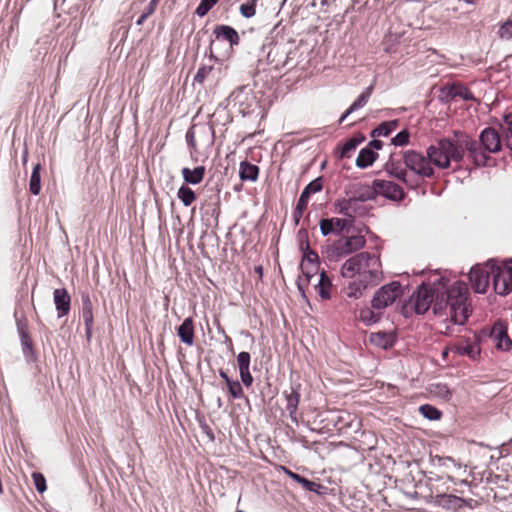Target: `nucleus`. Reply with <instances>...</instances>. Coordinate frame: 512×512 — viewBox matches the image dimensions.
<instances>
[{
	"label": "nucleus",
	"mask_w": 512,
	"mask_h": 512,
	"mask_svg": "<svg viewBox=\"0 0 512 512\" xmlns=\"http://www.w3.org/2000/svg\"><path fill=\"white\" fill-rule=\"evenodd\" d=\"M468 293L467 285L456 281L434 298L433 291L427 285L421 284L412 294L410 303L416 314H425L432 305L435 315L446 316L455 325H464L472 312Z\"/></svg>",
	"instance_id": "obj_1"
},
{
	"label": "nucleus",
	"mask_w": 512,
	"mask_h": 512,
	"mask_svg": "<svg viewBox=\"0 0 512 512\" xmlns=\"http://www.w3.org/2000/svg\"><path fill=\"white\" fill-rule=\"evenodd\" d=\"M454 136V138L438 139L426 149L434 166L439 169H448L452 162L460 164L466 152L476 166L486 165L488 157L480 149L476 139L462 132H455Z\"/></svg>",
	"instance_id": "obj_2"
},
{
	"label": "nucleus",
	"mask_w": 512,
	"mask_h": 512,
	"mask_svg": "<svg viewBox=\"0 0 512 512\" xmlns=\"http://www.w3.org/2000/svg\"><path fill=\"white\" fill-rule=\"evenodd\" d=\"M341 274L345 278H352L357 274L360 280L378 284L382 279L380 258L369 252L355 254L342 265Z\"/></svg>",
	"instance_id": "obj_3"
},
{
	"label": "nucleus",
	"mask_w": 512,
	"mask_h": 512,
	"mask_svg": "<svg viewBox=\"0 0 512 512\" xmlns=\"http://www.w3.org/2000/svg\"><path fill=\"white\" fill-rule=\"evenodd\" d=\"M405 167L421 178H432L434 176L433 163L421 152L416 150H407L402 155Z\"/></svg>",
	"instance_id": "obj_4"
},
{
	"label": "nucleus",
	"mask_w": 512,
	"mask_h": 512,
	"mask_svg": "<svg viewBox=\"0 0 512 512\" xmlns=\"http://www.w3.org/2000/svg\"><path fill=\"white\" fill-rule=\"evenodd\" d=\"M365 243L364 236L359 234L342 237L327 247L326 254L329 260H337L361 249Z\"/></svg>",
	"instance_id": "obj_5"
},
{
	"label": "nucleus",
	"mask_w": 512,
	"mask_h": 512,
	"mask_svg": "<svg viewBox=\"0 0 512 512\" xmlns=\"http://www.w3.org/2000/svg\"><path fill=\"white\" fill-rule=\"evenodd\" d=\"M403 295V287L399 281H392L376 290L371 300V306L381 312L392 305Z\"/></svg>",
	"instance_id": "obj_6"
},
{
	"label": "nucleus",
	"mask_w": 512,
	"mask_h": 512,
	"mask_svg": "<svg viewBox=\"0 0 512 512\" xmlns=\"http://www.w3.org/2000/svg\"><path fill=\"white\" fill-rule=\"evenodd\" d=\"M491 274L494 291L499 295H507L512 291V267L505 264L499 266L493 260Z\"/></svg>",
	"instance_id": "obj_7"
},
{
	"label": "nucleus",
	"mask_w": 512,
	"mask_h": 512,
	"mask_svg": "<svg viewBox=\"0 0 512 512\" xmlns=\"http://www.w3.org/2000/svg\"><path fill=\"white\" fill-rule=\"evenodd\" d=\"M493 260H489L486 264H477L473 266L469 272V280L472 288L476 293H486L490 278H492L491 269Z\"/></svg>",
	"instance_id": "obj_8"
},
{
	"label": "nucleus",
	"mask_w": 512,
	"mask_h": 512,
	"mask_svg": "<svg viewBox=\"0 0 512 512\" xmlns=\"http://www.w3.org/2000/svg\"><path fill=\"white\" fill-rule=\"evenodd\" d=\"M476 141L488 158L487 153H498L502 148L500 135L498 131L492 127L483 129L479 135V140Z\"/></svg>",
	"instance_id": "obj_9"
},
{
	"label": "nucleus",
	"mask_w": 512,
	"mask_h": 512,
	"mask_svg": "<svg viewBox=\"0 0 512 512\" xmlns=\"http://www.w3.org/2000/svg\"><path fill=\"white\" fill-rule=\"evenodd\" d=\"M345 194L354 200L357 204L359 202H366L373 200L377 196V190L374 184L372 186L363 183H351L345 187Z\"/></svg>",
	"instance_id": "obj_10"
},
{
	"label": "nucleus",
	"mask_w": 512,
	"mask_h": 512,
	"mask_svg": "<svg viewBox=\"0 0 512 512\" xmlns=\"http://www.w3.org/2000/svg\"><path fill=\"white\" fill-rule=\"evenodd\" d=\"M373 184L377 190V195L381 194L393 201L403 200L405 197L403 188L392 181L376 179Z\"/></svg>",
	"instance_id": "obj_11"
},
{
	"label": "nucleus",
	"mask_w": 512,
	"mask_h": 512,
	"mask_svg": "<svg viewBox=\"0 0 512 512\" xmlns=\"http://www.w3.org/2000/svg\"><path fill=\"white\" fill-rule=\"evenodd\" d=\"M385 171L392 177L397 178L408 187H415L416 184L408 178L407 168L403 167L400 160H396L392 155L384 166Z\"/></svg>",
	"instance_id": "obj_12"
},
{
	"label": "nucleus",
	"mask_w": 512,
	"mask_h": 512,
	"mask_svg": "<svg viewBox=\"0 0 512 512\" xmlns=\"http://www.w3.org/2000/svg\"><path fill=\"white\" fill-rule=\"evenodd\" d=\"M300 383L292 384L290 387V391L285 390L283 392L286 399V410L289 413V417L292 422L298 423L297 418V409L300 402Z\"/></svg>",
	"instance_id": "obj_13"
},
{
	"label": "nucleus",
	"mask_w": 512,
	"mask_h": 512,
	"mask_svg": "<svg viewBox=\"0 0 512 512\" xmlns=\"http://www.w3.org/2000/svg\"><path fill=\"white\" fill-rule=\"evenodd\" d=\"M318 260L319 257L316 252L310 250L308 242H306L305 245V252L303 255V261L301 263V271L302 274L305 276L306 281H310L311 278L317 273L318 271Z\"/></svg>",
	"instance_id": "obj_14"
},
{
	"label": "nucleus",
	"mask_w": 512,
	"mask_h": 512,
	"mask_svg": "<svg viewBox=\"0 0 512 512\" xmlns=\"http://www.w3.org/2000/svg\"><path fill=\"white\" fill-rule=\"evenodd\" d=\"M17 331L19 334L22 352L27 362H31L35 359L33 344L28 334L27 324L17 319L16 320Z\"/></svg>",
	"instance_id": "obj_15"
},
{
	"label": "nucleus",
	"mask_w": 512,
	"mask_h": 512,
	"mask_svg": "<svg viewBox=\"0 0 512 512\" xmlns=\"http://www.w3.org/2000/svg\"><path fill=\"white\" fill-rule=\"evenodd\" d=\"M490 337L495 346L500 350L507 351L512 345V341L507 333V326L502 322L493 325Z\"/></svg>",
	"instance_id": "obj_16"
},
{
	"label": "nucleus",
	"mask_w": 512,
	"mask_h": 512,
	"mask_svg": "<svg viewBox=\"0 0 512 512\" xmlns=\"http://www.w3.org/2000/svg\"><path fill=\"white\" fill-rule=\"evenodd\" d=\"M435 503L443 509L458 512L468 505L464 498L452 494H439L435 497Z\"/></svg>",
	"instance_id": "obj_17"
},
{
	"label": "nucleus",
	"mask_w": 512,
	"mask_h": 512,
	"mask_svg": "<svg viewBox=\"0 0 512 512\" xmlns=\"http://www.w3.org/2000/svg\"><path fill=\"white\" fill-rule=\"evenodd\" d=\"M53 301L58 318H62L69 314L71 308V297L65 288H58L54 290Z\"/></svg>",
	"instance_id": "obj_18"
},
{
	"label": "nucleus",
	"mask_w": 512,
	"mask_h": 512,
	"mask_svg": "<svg viewBox=\"0 0 512 512\" xmlns=\"http://www.w3.org/2000/svg\"><path fill=\"white\" fill-rule=\"evenodd\" d=\"M335 211L345 218L353 221L355 216L358 214L359 206L349 196L337 199L334 202Z\"/></svg>",
	"instance_id": "obj_19"
},
{
	"label": "nucleus",
	"mask_w": 512,
	"mask_h": 512,
	"mask_svg": "<svg viewBox=\"0 0 512 512\" xmlns=\"http://www.w3.org/2000/svg\"><path fill=\"white\" fill-rule=\"evenodd\" d=\"M290 51L283 45H274L267 54L268 61L274 68H283L288 63Z\"/></svg>",
	"instance_id": "obj_20"
},
{
	"label": "nucleus",
	"mask_w": 512,
	"mask_h": 512,
	"mask_svg": "<svg viewBox=\"0 0 512 512\" xmlns=\"http://www.w3.org/2000/svg\"><path fill=\"white\" fill-rule=\"evenodd\" d=\"M195 135L200 147H210L214 144L215 131L212 125L207 123L195 124Z\"/></svg>",
	"instance_id": "obj_21"
},
{
	"label": "nucleus",
	"mask_w": 512,
	"mask_h": 512,
	"mask_svg": "<svg viewBox=\"0 0 512 512\" xmlns=\"http://www.w3.org/2000/svg\"><path fill=\"white\" fill-rule=\"evenodd\" d=\"M441 94L446 99L461 98L463 100L473 99L472 92L465 86L458 84H447L441 88Z\"/></svg>",
	"instance_id": "obj_22"
},
{
	"label": "nucleus",
	"mask_w": 512,
	"mask_h": 512,
	"mask_svg": "<svg viewBox=\"0 0 512 512\" xmlns=\"http://www.w3.org/2000/svg\"><path fill=\"white\" fill-rule=\"evenodd\" d=\"M213 34L216 40L228 41L231 47L238 45L240 42L238 32L228 25H217L214 28Z\"/></svg>",
	"instance_id": "obj_23"
},
{
	"label": "nucleus",
	"mask_w": 512,
	"mask_h": 512,
	"mask_svg": "<svg viewBox=\"0 0 512 512\" xmlns=\"http://www.w3.org/2000/svg\"><path fill=\"white\" fill-rule=\"evenodd\" d=\"M370 342L382 349H389L395 343V336L391 332L386 331H378L375 333H371L369 337Z\"/></svg>",
	"instance_id": "obj_24"
},
{
	"label": "nucleus",
	"mask_w": 512,
	"mask_h": 512,
	"mask_svg": "<svg viewBox=\"0 0 512 512\" xmlns=\"http://www.w3.org/2000/svg\"><path fill=\"white\" fill-rule=\"evenodd\" d=\"M282 469L291 479H293L294 481L299 483L305 490L310 491V492H315L317 494L321 493L320 490L323 489V486L321 484L311 481V480L289 470L286 467H282Z\"/></svg>",
	"instance_id": "obj_25"
},
{
	"label": "nucleus",
	"mask_w": 512,
	"mask_h": 512,
	"mask_svg": "<svg viewBox=\"0 0 512 512\" xmlns=\"http://www.w3.org/2000/svg\"><path fill=\"white\" fill-rule=\"evenodd\" d=\"M177 334L180 340L186 345H193L194 343V326L193 319L188 317L184 319L182 324L177 328Z\"/></svg>",
	"instance_id": "obj_26"
},
{
	"label": "nucleus",
	"mask_w": 512,
	"mask_h": 512,
	"mask_svg": "<svg viewBox=\"0 0 512 512\" xmlns=\"http://www.w3.org/2000/svg\"><path fill=\"white\" fill-rule=\"evenodd\" d=\"M374 285H375L374 283H368L367 281H363V280L359 279L358 281L350 282L348 284V286L343 289V293L348 298L358 299L363 295L364 291L368 287L374 286Z\"/></svg>",
	"instance_id": "obj_27"
},
{
	"label": "nucleus",
	"mask_w": 512,
	"mask_h": 512,
	"mask_svg": "<svg viewBox=\"0 0 512 512\" xmlns=\"http://www.w3.org/2000/svg\"><path fill=\"white\" fill-rule=\"evenodd\" d=\"M205 171L206 169L204 166H197L194 169L184 167L182 168L181 173L186 183L197 185L203 180Z\"/></svg>",
	"instance_id": "obj_28"
},
{
	"label": "nucleus",
	"mask_w": 512,
	"mask_h": 512,
	"mask_svg": "<svg viewBox=\"0 0 512 512\" xmlns=\"http://www.w3.org/2000/svg\"><path fill=\"white\" fill-rule=\"evenodd\" d=\"M382 318V312L371 307H363L359 311L358 319L366 326H371L379 322Z\"/></svg>",
	"instance_id": "obj_29"
},
{
	"label": "nucleus",
	"mask_w": 512,
	"mask_h": 512,
	"mask_svg": "<svg viewBox=\"0 0 512 512\" xmlns=\"http://www.w3.org/2000/svg\"><path fill=\"white\" fill-rule=\"evenodd\" d=\"M259 175V167L247 161L240 163L239 177L242 181L254 182Z\"/></svg>",
	"instance_id": "obj_30"
},
{
	"label": "nucleus",
	"mask_w": 512,
	"mask_h": 512,
	"mask_svg": "<svg viewBox=\"0 0 512 512\" xmlns=\"http://www.w3.org/2000/svg\"><path fill=\"white\" fill-rule=\"evenodd\" d=\"M378 154L371 148H363L360 150L356 159V166L360 169H365L371 166L377 159Z\"/></svg>",
	"instance_id": "obj_31"
},
{
	"label": "nucleus",
	"mask_w": 512,
	"mask_h": 512,
	"mask_svg": "<svg viewBox=\"0 0 512 512\" xmlns=\"http://www.w3.org/2000/svg\"><path fill=\"white\" fill-rule=\"evenodd\" d=\"M500 130L504 136L506 146L512 150V113L504 115Z\"/></svg>",
	"instance_id": "obj_32"
},
{
	"label": "nucleus",
	"mask_w": 512,
	"mask_h": 512,
	"mask_svg": "<svg viewBox=\"0 0 512 512\" xmlns=\"http://www.w3.org/2000/svg\"><path fill=\"white\" fill-rule=\"evenodd\" d=\"M399 125L398 120H391L382 122L380 125H378L375 129L372 130L371 136L372 137H387L390 135Z\"/></svg>",
	"instance_id": "obj_33"
},
{
	"label": "nucleus",
	"mask_w": 512,
	"mask_h": 512,
	"mask_svg": "<svg viewBox=\"0 0 512 512\" xmlns=\"http://www.w3.org/2000/svg\"><path fill=\"white\" fill-rule=\"evenodd\" d=\"M373 89H374L373 84L366 87L365 90L358 96V98L348 108V113H353L356 110L363 108L367 104L369 98L371 97Z\"/></svg>",
	"instance_id": "obj_34"
},
{
	"label": "nucleus",
	"mask_w": 512,
	"mask_h": 512,
	"mask_svg": "<svg viewBox=\"0 0 512 512\" xmlns=\"http://www.w3.org/2000/svg\"><path fill=\"white\" fill-rule=\"evenodd\" d=\"M364 140L365 137L362 134H359L347 140L342 146L340 158H349L350 152L354 151L357 148V146Z\"/></svg>",
	"instance_id": "obj_35"
},
{
	"label": "nucleus",
	"mask_w": 512,
	"mask_h": 512,
	"mask_svg": "<svg viewBox=\"0 0 512 512\" xmlns=\"http://www.w3.org/2000/svg\"><path fill=\"white\" fill-rule=\"evenodd\" d=\"M41 166L40 164H36L33 167L30 182H29V190L33 195H38L41 190V175H40Z\"/></svg>",
	"instance_id": "obj_36"
},
{
	"label": "nucleus",
	"mask_w": 512,
	"mask_h": 512,
	"mask_svg": "<svg viewBox=\"0 0 512 512\" xmlns=\"http://www.w3.org/2000/svg\"><path fill=\"white\" fill-rule=\"evenodd\" d=\"M330 286L331 280L326 274L325 271H322L319 276V281L317 283L318 292L321 298L329 299L330 298Z\"/></svg>",
	"instance_id": "obj_37"
},
{
	"label": "nucleus",
	"mask_w": 512,
	"mask_h": 512,
	"mask_svg": "<svg viewBox=\"0 0 512 512\" xmlns=\"http://www.w3.org/2000/svg\"><path fill=\"white\" fill-rule=\"evenodd\" d=\"M430 392L435 397H438V398H440L442 400H445V401L450 400L451 396H452L450 388L448 387L447 384H444V383L432 384L430 386Z\"/></svg>",
	"instance_id": "obj_38"
},
{
	"label": "nucleus",
	"mask_w": 512,
	"mask_h": 512,
	"mask_svg": "<svg viewBox=\"0 0 512 512\" xmlns=\"http://www.w3.org/2000/svg\"><path fill=\"white\" fill-rule=\"evenodd\" d=\"M177 196L184 206H190L196 199L195 192L188 186L182 185L177 192Z\"/></svg>",
	"instance_id": "obj_39"
},
{
	"label": "nucleus",
	"mask_w": 512,
	"mask_h": 512,
	"mask_svg": "<svg viewBox=\"0 0 512 512\" xmlns=\"http://www.w3.org/2000/svg\"><path fill=\"white\" fill-rule=\"evenodd\" d=\"M419 412L428 420H439L442 412L430 404H423L419 407Z\"/></svg>",
	"instance_id": "obj_40"
},
{
	"label": "nucleus",
	"mask_w": 512,
	"mask_h": 512,
	"mask_svg": "<svg viewBox=\"0 0 512 512\" xmlns=\"http://www.w3.org/2000/svg\"><path fill=\"white\" fill-rule=\"evenodd\" d=\"M213 70V65H202L194 76V83L203 84Z\"/></svg>",
	"instance_id": "obj_41"
},
{
	"label": "nucleus",
	"mask_w": 512,
	"mask_h": 512,
	"mask_svg": "<svg viewBox=\"0 0 512 512\" xmlns=\"http://www.w3.org/2000/svg\"><path fill=\"white\" fill-rule=\"evenodd\" d=\"M227 388L233 399H240L243 397V388L238 380L228 381Z\"/></svg>",
	"instance_id": "obj_42"
},
{
	"label": "nucleus",
	"mask_w": 512,
	"mask_h": 512,
	"mask_svg": "<svg viewBox=\"0 0 512 512\" xmlns=\"http://www.w3.org/2000/svg\"><path fill=\"white\" fill-rule=\"evenodd\" d=\"M331 222L333 225L334 233L340 234L343 232L348 226L352 225L353 221L347 218H331Z\"/></svg>",
	"instance_id": "obj_43"
},
{
	"label": "nucleus",
	"mask_w": 512,
	"mask_h": 512,
	"mask_svg": "<svg viewBox=\"0 0 512 512\" xmlns=\"http://www.w3.org/2000/svg\"><path fill=\"white\" fill-rule=\"evenodd\" d=\"M323 189V180L321 177H318L311 182H309L305 188L303 189L306 194L311 196L312 194L318 193Z\"/></svg>",
	"instance_id": "obj_44"
},
{
	"label": "nucleus",
	"mask_w": 512,
	"mask_h": 512,
	"mask_svg": "<svg viewBox=\"0 0 512 512\" xmlns=\"http://www.w3.org/2000/svg\"><path fill=\"white\" fill-rule=\"evenodd\" d=\"M217 2L218 0H201L195 10V13L199 17H204Z\"/></svg>",
	"instance_id": "obj_45"
},
{
	"label": "nucleus",
	"mask_w": 512,
	"mask_h": 512,
	"mask_svg": "<svg viewBox=\"0 0 512 512\" xmlns=\"http://www.w3.org/2000/svg\"><path fill=\"white\" fill-rule=\"evenodd\" d=\"M498 34L503 40H512V20H507L502 23L498 30Z\"/></svg>",
	"instance_id": "obj_46"
},
{
	"label": "nucleus",
	"mask_w": 512,
	"mask_h": 512,
	"mask_svg": "<svg viewBox=\"0 0 512 512\" xmlns=\"http://www.w3.org/2000/svg\"><path fill=\"white\" fill-rule=\"evenodd\" d=\"M32 478L34 481L35 488L39 493H43L44 491H46V489H47L46 479L43 476V474H41L39 472H34L32 474Z\"/></svg>",
	"instance_id": "obj_47"
},
{
	"label": "nucleus",
	"mask_w": 512,
	"mask_h": 512,
	"mask_svg": "<svg viewBox=\"0 0 512 512\" xmlns=\"http://www.w3.org/2000/svg\"><path fill=\"white\" fill-rule=\"evenodd\" d=\"M409 137V132L406 130H402L391 139V143L395 146H404L408 144Z\"/></svg>",
	"instance_id": "obj_48"
},
{
	"label": "nucleus",
	"mask_w": 512,
	"mask_h": 512,
	"mask_svg": "<svg viewBox=\"0 0 512 512\" xmlns=\"http://www.w3.org/2000/svg\"><path fill=\"white\" fill-rule=\"evenodd\" d=\"M240 13L244 18H251L256 13L255 1L244 3L240 6Z\"/></svg>",
	"instance_id": "obj_49"
},
{
	"label": "nucleus",
	"mask_w": 512,
	"mask_h": 512,
	"mask_svg": "<svg viewBox=\"0 0 512 512\" xmlns=\"http://www.w3.org/2000/svg\"><path fill=\"white\" fill-rule=\"evenodd\" d=\"M251 356L248 352H240L237 356V363L239 370L249 369Z\"/></svg>",
	"instance_id": "obj_50"
},
{
	"label": "nucleus",
	"mask_w": 512,
	"mask_h": 512,
	"mask_svg": "<svg viewBox=\"0 0 512 512\" xmlns=\"http://www.w3.org/2000/svg\"><path fill=\"white\" fill-rule=\"evenodd\" d=\"M186 141L189 147L193 150H197L200 146L197 140V136L195 135L194 125L186 132Z\"/></svg>",
	"instance_id": "obj_51"
},
{
	"label": "nucleus",
	"mask_w": 512,
	"mask_h": 512,
	"mask_svg": "<svg viewBox=\"0 0 512 512\" xmlns=\"http://www.w3.org/2000/svg\"><path fill=\"white\" fill-rule=\"evenodd\" d=\"M320 231L323 236H327L331 233H334L333 225L331 222V218L322 219L319 223Z\"/></svg>",
	"instance_id": "obj_52"
},
{
	"label": "nucleus",
	"mask_w": 512,
	"mask_h": 512,
	"mask_svg": "<svg viewBox=\"0 0 512 512\" xmlns=\"http://www.w3.org/2000/svg\"><path fill=\"white\" fill-rule=\"evenodd\" d=\"M245 92H246V87H241V88L233 91L230 94L229 98L232 102H234L235 105L236 104L242 105V103H243L242 98H243Z\"/></svg>",
	"instance_id": "obj_53"
},
{
	"label": "nucleus",
	"mask_w": 512,
	"mask_h": 512,
	"mask_svg": "<svg viewBox=\"0 0 512 512\" xmlns=\"http://www.w3.org/2000/svg\"><path fill=\"white\" fill-rule=\"evenodd\" d=\"M82 317L85 325L93 324V306L82 307Z\"/></svg>",
	"instance_id": "obj_54"
},
{
	"label": "nucleus",
	"mask_w": 512,
	"mask_h": 512,
	"mask_svg": "<svg viewBox=\"0 0 512 512\" xmlns=\"http://www.w3.org/2000/svg\"><path fill=\"white\" fill-rule=\"evenodd\" d=\"M239 375H240L242 383L246 387H250L252 385L253 377H252L249 369L239 370Z\"/></svg>",
	"instance_id": "obj_55"
},
{
	"label": "nucleus",
	"mask_w": 512,
	"mask_h": 512,
	"mask_svg": "<svg viewBox=\"0 0 512 512\" xmlns=\"http://www.w3.org/2000/svg\"><path fill=\"white\" fill-rule=\"evenodd\" d=\"M310 196L306 192L302 191L297 201L296 207L298 211H304L307 208Z\"/></svg>",
	"instance_id": "obj_56"
},
{
	"label": "nucleus",
	"mask_w": 512,
	"mask_h": 512,
	"mask_svg": "<svg viewBox=\"0 0 512 512\" xmlns=\"http://www.w3.org/2000/svg\"><path fill=\"white\" fill-rule=\"evenodd\" d=\"M82 307L93 306L89 293L83 292L81 294Z\"/></svg>",
	"instance_id": "obj_57"
},
{
	"label": "nucleus",
	"mask_w": 512,
	"mask_h": 512,
	"mask_svg": "<svg viewBox=\"0 0 512 512\" xmlns=\"http://www.w3.org/2000/svg\"><path fill=\"white\" fill-rule=\"evenodd\" d=\"M458 351L462 355L472 356L474 353V348L470 345H466V346L460 347Z\"/></svg>",
	"instance_id": "obj_58"
},
{
	"label": "nucleus",
	"mask_w": 512,
	"mask_h": 512,
	"mask_svg": "<svg viewBox=\"0 0 512 512\" xmlns=\"http://www.w3.org/2000/svg\"><path fill=\"white\" fill-rule=\"evenodd\" d=\"M382 146H383L382 141L377 140V139H373V140H371V141L369 142V144H368V147H367V148H371L372 150H373V149L379 150V149H381V148H382Z\"/></svg>",
	"instance_id": "obj_59"
},
{
	"label": "nucleus",
	"mask_w": 512,
	"mask_h": 512,
	"mask_svg": "<svg viewBox=\"0 0 512 512\" xmlns=\"http://www.w3.org/2000/svg\"><path fill=\"white\" fill-rule=\"evenodd\" d=\"M304 211H298V208L295 207L294 211H293V218H294V222L295 224L297 225L302 217V214H303Z\"/></svg>",
	"instance_id": "obj_60"
},
{
	"label": "nucleus",
	"mask_w": 512,
	"mask_h": 512,
	"mask_svg": "<svg viewBox=\"0 0 512 512\" xmlns=\"http://www.w3.org/2000/svg\"><path fill=\"white\" fill-rule=\"evenodd\" d=\"M155 10L156 9L154 7L148 4L147 7L144 9L143 14L149 17L155 12Z\"/></svg>",
	"instance_id": "obj_61"
},
{
	"label": "nucleus",
	"mask_w": 512,
	"mask_h": 512,
	"mask_svg": "<svg viewBox=\"0 0 512 512\" xmlns=\"http://www.w3.org/2000/svg\"><path fill=\"white\" fill-rule=\"evenodd\" d=\"M92 328H93V324L85 325V334H86V337H87L88 340L92 336Z\"/></svg>",
	"instance_id": "obj_62"
},
{
	"label": "nucleus",
	"mask_w": 512,
	"mask_h": 512,
	"mask_svg": "<svg viewBox=\"0 0 512 512\" xmlns=\"http://www.w3.org/2000/svg\"><path fill=\"white\" fill-rule=\"evenodd\" d=\"M219 376L225 381L226 385L228 384V381H231L227 373L222 369L219 370Z\"/></svg>",
	"instance_id": "obj_63"
},
{
	"label": "nucleus",
	"mask_w": 512,
	"mask_h": 512,
	"mask_svg": "<svg viewBox=\"0 0 512 512\" xmlns=\"http://www.w3.org/2000/svg\"><path fill=\"white\" fill-rule=\"evenodd\" d=\"M147 18H148V17L142 13V14L140 15V17L137 19V21H136V25H137V26H141V25H143V23L147 20Z\"/></svg>",
	"instance_id": "obj_64"
}]
</instances>
